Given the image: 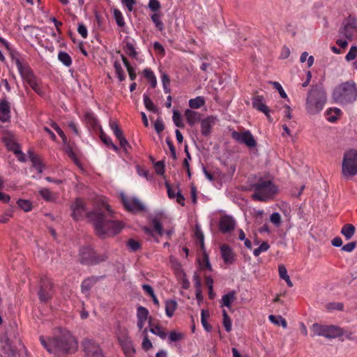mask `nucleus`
Listing matches in <instances>:
<instances>
[{
  "label": "nucleus",
  "mask_w": 357,
  "mask_h": 357,
  "mask_svg": "<svg viewBox=\"0 0 357 357\" xmlns=\"http://www.w3.org/2000/svg\"><path fill=\"white\" fill-rule=\"evenodd\" d=\"M106 213L99 211L86 213L84 202L81 199H76L75 203L71 205L72 216L74 220H78L84 214L92 222L96 234L100 238H105L107 236H114L119 233L123 227L121 222L113 220L112 210L109 205L105 206Z\"/></svg>",
  "instance_id": "nucleus-1"
},
{
  "label": "nucleus",
  "mask_w": 357,
  "mask_h": 357,
  "mask_svg": "<svg viewBox=\"0 0 357 357\" xmlns=\"http://www.w3.org/2000/svg\"><path fill=\"white\" fill-rule=\"evenodd\" d=\"M42 345L54 357H66L75 353L78 344L74 336L67 330H61L52 339L40 337Z\"/></svg>",
  "instance_id": "nucleus-2"
},
{
  "label": "nucleus",
  "mask_w": 357,
  "mask_h": 357,
  "mask_svg": "<svg viewBox=\"0 0 357 357\" xmlns=\"http://www.w3.org/2000/svg\"><path fill=\"white\" fill-rule=\"evenodd\" d=\"M326 102V93L321 84L312 85L306 98V110L314 115L320 112Z\"/></svg>",
  "instance_id": "nucleus-3"
},
{
  "label": "nucleus",
  "mask_w": 357,
  "mask_h": 357,
  "mask_svg": "<svg viewBox=\"0 0 357 357\" xmlns=\"http://www.w3.org/2000/svg\"><path fill=\"white\" fill-rule=\"evenodd\" d=\"M333 98L342 105L354 102L357 99V87L353 81L343 82L338 85L333 93Z\"/></svg>",
  "instance_id": "nucleus-4"
},
{
  "label": "nucleus",
  "mask_w": 357,
  "mask_h": 357,
  "mask_svg": "<svg viewBox=\"0 0 357 357\" xmlns=\"http://www.w3.org/2000/svg\"><path fill=\"white\" fill-rule=\"evenodd\" d=\"M252 188L254 189L252 199L261 202L267 201L277 191L275 186L270 180L260 179L253 185Z\"/></svg>",
  "instance_id": "nucleus-5"
},
{
  "label": "nucleus",
  "mask_w": 357,
  "mask_h": 357,
  "mask_svg": "<svg viewBox=\"0 0 357 357\" xmlns=\"http://www.w3.org/2000/svg\"><path fill=\"white\" fill-rule=\"evenodd\" d=\"M342 174L347 178L357 174V150L350 149L344 153Z\"/></svg>",
  "instance_id": "nucleus-6"
},
{
  "label": "nucleus",
  "mask_w": 357,
  "mask_h": 357,
  "mask_svg": "<svg viewBox=\"0 0 357 357\" xmlns=\"http://www.w3.org/2000/svg\"><path fill=\"white\" fill-rule=\"evenodd\" d=\"M17 68L23 79L38 95H43L39 79L34 75L32 70L28 66L23 65L20 60L16 61Z\"/></svg>",
  "instance_id": "nucleus-7"
},
{
  "label": "nucleus",
  "mask_w": 357,
  "mask_h": 357,
  "mask_svg": "<svg viewBox=\"0 0 357 357\" xmlns=\"http://www.w3.org/2000/svg\"><path fill=\"white\" fill-rule=\"evenodd\" d=\"M107 258L105 254L98 255L90 246H84L79 250V261L84 264H94L104 261Z\"/></svg>",
  "instance_id": "nucleus-8"
},
{
  "label": "nucleus",
  "mask_w": 357,
  "mask_h": 357,
  "mask_svg": "<svg viewBox=\"0 0 357 357\" xmlns=\"http://www.w3.org/2000/svg\"><path fill=\"white\" fill-rule=\"evenodd\" d=\"M313 336H324L327 338H335L343 335L342 328L334 326H324L319 324H314L311 327Z\"/></svg>",
  "instance_id": "nucleus-9"
},
{
  "label": "nucleus",
  "mask_w": 357,
  "mask_h": 357,
  "mask_svg": "<svg viewBox=\"0 0 357 357\" xmlns=\"http://www.w3.org/2000/svg\"><path fill=\"white\" fill-rule=\"evenodd\" d=\"M53 284L47 278H42L38 291L39 299L43 302L48 301L54 295Z\"/></svg>",
  "instance_id": "nucleus-10"
},
{
  "label": "nucleus",
  "mask_w": 357,
  "mask_h": 357,
  "mask_svg": "<svg viewBox=\"0 0 357 357\" xmlns=\"http://www.w3.org/2000/svg\"><path fill=\"white\" fill-rule=\"evenodd\" d=\"M231 137L237 142L246 145L248 148H255L257 146V142L250 130L233 131Z\"/></svg>",
  "instance_id": "nucleus-11"
},
{
  "label": "nucleus",
  "mask_w": 357,
  "mask_h": 357,
  "mask_svg": "<svg viewBox=\"0 0 357 357\" xmlns=\"http://www.w3.org/2000/svg\"><path fill=\"white\" fill-rule=\"evenodd\" d=\"M82 347L86 357H105L100 345L92 340H84Z\"/></svg>",
  "instance_id": "nucleus-12"
},
{
  "label": "nucleus",
  "mask_w": 357,
  "mask_h": 357,
  "mask_svg": "<svg viewBox=\"0 0 357 357\" xmlns=\"http://www.w3.org/2000/svg\"><path fill=\"white\" fill-rule=\"evenodd\" d=\"M123 204L126 209L129 211L136 212L144 209L143 204L137 198H128L124 195L121 196Z\"/></svg>",
  "instance_id": "nucleus-13"
},
{
  "label": "nucleus",
  "mask_w": 357,
  "mask_h": 357,
  "mask_svg": "<svg viewBox=\"0 0 357 357\" xmlns=\"http://www.w3.org/2000/svg\"><path fill=\"white\" fill-rule=\"evenodd\" d=\"M118 339L126 357H134L136 351L130 337L125 334Z\"/></svg>",
  "instance_id": "nucleus-14"
},
{
  "label": "nucleus",
  "mask_w": 357,
  "mask_h": 357,
  "mask_svg": "<svg viewBox=\"0 0 357 357\" xmlns=\"http://www.w3.org/2000/svg\"><path fill=\"white\" fill-rule=\"evenodd\" d=\"M236 222L234 219L229 215H223L221 217L219 227L222 233L226 234L233 231L235 229Z\"/></svg>",
  "instance_id": "nucleus-15"
},
{
  "label": "nucleus",
  "mask_w": 357,
  "mask_h": 357,
  "mask_svg": "<svg viewBox=\"0 0 357 357\" xmlns=\"http://www.w3.org/2000/svg\"><path fill=\"white\" fill-rule=\"evenodd\" d=\"M3 141L8 150L13 151L16 155L22 154L20 151V146L15 142L13 135L10 133L6 134L3 137Z\"/></svg>",
  "instance_id": "nucleus-16"
},
{
  "label": "nucleus",
  "mask_w": 357,
  "mask_h": 357,
  "mask_svg": "<svg viewBox=\"0 0 357 357\" xmlns=\"http://www.w3.org/2000/svg\"><path fill=\"white\" fill-rule=\"evenodd\" d=\"M252 107L259 112H263L271 121V119L269 115V109L264 102V97L262 96H256L252 98Z\"/></svg>",
  "instance_id": "nucleus-17"
},
{
  "label": "nucleus",
  "mask_w": 357,
  "mask_h": 357,
  "mask_svg": "<svg viewBox=\"0 0 357 357\" xmlns=\"http://www.w3.org/2000/svg\"><path fill=\"white\" fill-rule=\"evenodd\" d=\"M10 107L6 100L0 101V121L5 123L10 121Z\"/></svg>",
  "instance_id": "nucleus-18"
},
{
  "label": "nucleus",
  "mask_w": 357,
  "mask_h": 357,
  "mask_svg": "<svg viewBox=\"0 0 357 357\" xmlns=\"http://www.w3.org/2000/svg\"><path fill=\"white\" fill-rule=\"evenodd\" d=\"M222 257L226 264H232L234 261V254L231 248L224 244L220 247Z\"/></svg>",
  "instance_id": "nucleus-19"
},
{
  "label": "nucleus",
  "mask_w": 357,
  "mask_h": 357,
  "mask_svg": "<svg viewBox=\"0 0 357 357\" xmlns=\"http://www.w3.org/2000/svg\"><path fill=\"white\" fill-rule=\"evenodd\" d=\"M357 28V20L349 19L344 27V35L349 39H351L353 34Z\"/></svg>",
  "instance_id": "nucleus-20"
},
{
  "label": "nucleus",
  "mask_w": 357,
  "mask_h": 357,
  "mask_svg": "<svg viewBox=\"0 0 357 357\" xmlns=\"http://www.w3.org/2000/svg\"><path fill=\"white\" fill-rule=\"evenodd\" d=\"M185 117L188 124L193 126L201 121L202 114L192 109H186L185 112Z\"/></svg>",
  "instance_id": "nucleus-21"
},
{
  "label": "nucleus",
  "mask_w": 357,
  "mask_h": 357,
  "mask_svg": "<svg viewBox=\"0 0 357 357\" xmlns=\"http://www.w3.org/2000/svg\"><path fill=\"white\" fill-rule=\"evenodd\" d=\"M214 121L215 119L212 116L201 120V131L203 135L208 136L210 134Z\"/></svg>",
  "instance_id": "nucleus-22"
},
{
  "label": "nucleus",
  "mask_w": 357,
  "mask_h": 357,
  "mask_svg": "<svg viewBox=\"0 0 357 357\" xmlns=\"http://www.w3.org/2000/svg\"><path fill=\"white\" fill-rule=\"evenodd\" d=\"M103 278V276H100V277L91 276V277H89V278L85 279L82 283V286H81L82 291L83 293L89 292L90 291V289H91V287L95 284H96L100 278Z\"/></svg>",
  "instance_id": "nucleus-23"
},
{
  "label": "nucleus",
  "mask_w": 357,
  "mask_h": 357,
  "mask_svg": "<svg viewBox=\"0 0 357 357\" xmlns=\"http://www.w3.org/2000/svg\"><path fill=\"white\" fill-rule=\"evenodd\" d=\"M236 291H231L229 293L223 295L222 296L221 299V307H227L228 308H230L231 306V303L236 300Z\"/></svg>",
  "instance_id": "nucleus-24"
},
{
  "label": "nucleus",
  "mask_w": 357,
  "mask_h": 357,
  "mask_svg": "<svg viewBox=\"0 0 357 357\" xmlns=\"http://www.w3.org/2000/svg\"><path fill=\"white\" fill-rule=\"evenodd\" d=\"M356 227L351 224L344 225L342 229L341 234L345 237L347 240H349L354 235Z\"/></svg>",
  "instance_id": "nucleus-25"
},
{
  "label": "nucleus",
  "mask_w": 357,
  "mask_h": 357,
  "mask_svg": "<svg viewBox=\"0 0 357 357\" xmlns=\"http://www.w3.org/2000/svg\"><path fill=\"white\" fill-rule=\"evenodd\" d=\"M100 138L107 146H111L115 151H119V148L112 142L111 138L104 132L101 128H100Z\"/></svg>",
  "instance_id": "nucleus-26"
},
{
  "label": "nucleus",
  "mask_w": 357,
  "mask_h": 357,
  "mask_svg": "<svg viewBox=\"0 0 357 357\" xmlns=\"http://www.w3.org/2000/svg\"><path fill=\"white\" fill-rule=\"evenodd\" d=\"M177 307V303L174 300H169L165 302V312L168 317H172Z\"/></svg>",
  "instance_id": "nucleus-27"
},
{
  "label": "nucleus",
  "mask_w": 357,
  "mask_h": 357,
  "mask_svg": "<svg viewBox=\"0 0 357 357\" xmlns=\"http://www.w3.org/2000/svg\"><path fill=\"white\" fill-rule=\"evenodd\" d=\"M150 332L159 336L162 340H165L167 336V333L165 330L159 325L151 326Z\"/></svg>",
  "instance_id": "nucleus-28"
},
{
  "label": "nucleus",
  "mask_w": 357,
  "mask_h": 357,
  "mask_svg": "<svg viewBox=\"0 0 357 357\" xmlns=\"http://www.w3.org/2000/svg\"><path fill=\"white\" fill-rule=\"evenodd\" d=\"M84 119L87 126L92 128H96L98 126V120L92 113H86Z\"/></svg>",
  "instance_id": "nucleus-29"
},
{
  "label": "nucleus",
  "mask_w": 357,
  "mask_h": 357,
  "mask_svg": "<svg viewBox=\"0 0 357 357\" xmlns=\"http://www.w3.org/2000/svg\"><path fill=\"white\" fill-rule=\"evenodd\" d=\"M58 59L66 66L69 67L72 64V59L70 56L65 52H59L58 54Z\"/></svg>",
  "instance_id": "nucleus-30"
},
{
  "label": "nucleus",
  "mask_w": 357,
  "mask_h": 357,
  "mask_svg": "<svg viewBox=\"0 0 357 357\" xmlns=\"http://www.w3.org/2000/svg\"><path fill=\"white\" fill-rule=\"evenodd\" d=\"M40 196L46 201L52 202L56 199V196L47 188H42L39 190Z\"/></svg>",
  "instance_id": "nucleus-31"
},
{
  "label": "nucleus",
  "mask_w": 357,
  "mask_h": 357,
  "mask_svg": "<svg viewBox=\"0 0 357 357\" xmlns=\"http://www.w3.org/2000/svg\"><path fill=\"white\" fill-rule=\"evenodd\" d=\"M205 103L202 97L198 96L189 100V106L192 109H198L202 107Z\"/></svg>",
  "instance_id": "nucleus-32"
},
{
  "label": "nucleus",
  "mask_w": 357,
  "mask_h": 357,
  "mask_svg": "<svg viewBox=\"0 0 357 357\" xmlns=\"http://www.w3.org/2000/svg\"><path fill=\"white\" fill-rule=\"evenodd\" d=\"M268 318H269V320L272 323H273L278 326L281 325L282 326V328H286L287 327V323L286 320L284 318H282L281 316H275V315L271 314L269 316Z\"/></svg>",
  "instance_id": "nucleus-33"
},
{
  "label": "nucleus",
  "mask_w": 357,
  "mask_h": 357,
  "mask_svg": "<svg viewBox=\"0 0 357 357\" xmlns=\"http://www.w3.org/2000/svg\"><path fill=\"white\" fill-rule=\"evenodd\" d=\"M143 98L145 107L151 112H157L158 108L155 106V105L153 104L151 98L148 96V95L144 94Z\"/></svg>",
  "instance_id": "nucleus-34"
},
{
  "label": "nucleus",
  "mask_w": 357,
  "mask_h": 357,
  "mask_svg": "<svg viewBox=\"0 0 357 357\" xmlns=\"http://www.w3.org/2000/svg\"><path fill=\"white\" fill-rule=\"evenodd\" d=\"M195 236L199 241V243L202 250L204 248V234L201 230L200 226L199 225H195Z\"/></svg>",
  "instance_id": "nucleus-35"
},
{
  "label": "nucleus",
  "mask_w": 357,
  "mask_h": 357,
  "mask_svg": "<svg viewBox=\"0 0 357 357\" xmlns=\"http://www.w3.org/2000/svg\"><path fill=\"white\" fill-rule=\"evenodd\" d=\"M209 317V313L208 311H205L204 310H202V317H201V321L203 327L205 328V330L208 332L211 331L212 329V327L211 325H209L206 321L207 318Z\"/></svg>",
  "instance_id": "nucleus-36"
},
{
  "label": "nucleus",
  "mask_w": 357,
  "mask_h": 357,
  "mask_svg": "<svg viewBox=\"0 0 357 357\" xmlns=\"http://www.w3.org/2000/svg\"><path fill=\"white\" fill-rule=\"evenodd\" d=\"M222 316H223V326L227 332H230L231 330V321L226 312L225 310H222Z\"/></svg>",
  "instance_id": "nucleus-37"
},
{
  "label": "nucleus",
  "mask_w": 357,
  "mask_h": 357,
  "mask_svg": "<svg viewBox=\"0 0 357 357\" xmlns=\"http://www.w3.org/2000/svg\"><path fill=\"white\" fill-rule=\"evenodd\" d=\"M151 20L155 24V27L160 31H162L164 30V24L160 20V15L158 13H155L152 15Z\"/></svg>",
  "instance_id": "nucleus-38"
},
{
  "label": "nucleus",
  "mask_w": 357,
  "mask_h": 357,
  "mask_svg": "<svg viewBox=\"0 0 357 357\" xmlns=\"http://www.w3.org/2000/svg\"><path fill=\"white\" fill-rule=\"evenodd\" d=\"M114 67L116 74L118 76L119 81L120 82L123 81L126 78V76H125L123 70L120 63L118 61H115L114 64Z\"/></svg>",
  "instance_id": "nucleus-39"
},
{
  "label": "nucleus",
  "mask_w": 357,
  "mask_h": 357,
  "mask_svg": "<svg viewBox=\"0 0 357 357\" xmlns=\"http://www.w3.org/2000/svg\"><path fill=\"white\" fill-rule=\"evenodd\" d=\"M17 204L20 208L24 210L25 212L30 211L32 209V204L30 201L26 199H19Z\"/></svg>",
  "instance_id": "nucleus-40"
},
{
  "label": "nucleus",
  "mask_w": 357,
  "mask_h": 357,
  "mask_svg": "<svg viewBox=\"0 0 357 357\" xmlns=\"http://www.w3.org/2000/svg\"><path fill=\"white\" fill-rule=\"evenodd\" d=\"M114 17L115 18L117 25L120 27H123L125 25L124 19L121 12L118 9L114 10Z\"/></svg>",
  "instance_id": "nucleus-41"
},
{
  "label": "nucleus",
  "mask_w": 357,
  "mask_h": 357,
  "mask_svg": "<svg viewBox=\"0 0 357 357\" xmlns=\"http://www.w3.org/2000/svg\"><path fill=\"white\" fill-rule=\"evenodd\" d=\"M172 119H173V121H174V124L176 125V126H177L178 128L184 127V124L182 121L181 115L178 111H177V110L174 111Z\"/></svg>",
  "instance_id": "nucleus-42"
},
{
  "label": "nucleus",
  "mask_w": 357,
  "mask_h": 357,
  "mask_svg": "<svg viewBox=\"0 0 357 357\" xmlns=\"http://www.w3.org/2000/svg\"><path fill=\"white\" fill-rule=\"evenodd\" d=\"M148 315H149V311L146 307H144L143 306H139L137 307V319L147 320Z\"/></svg>",
  "instance_id": "nucleus-43"
},
{
  "label": "nucleus",
  "mask_w": 357,
  "mask_h": 357,
  "mask_svg": "<svg viewBox=\"0 0 357 357\" xmlns=\"http://www.w3.org/2000/svg\"><path fill=\"white\" fill-rule=\"evenodd\" d=\"M152 225L153 226L154 230L160 235L162 236L163 229L161 223L160 222L159 218L158 217H155L152 219Z\"/></svg>",
  "instance_id": "nucleus-44"
},
{
  "label": "nucleus",
  "mask_w": 357,
  "mask_h": 357,
  "mask_svg": "<svg viewBox=\"0 0 357 357\" xmlns=\"http://www.w3.org/2000/svg\"><path fill=\"white\" fill-rule=\"evenodd\" d=\"M161 79H162V83L163 85L165 92L169 93L170 89L169 88V85L170 80H169V76L167 75V74L165 73H163L161 76Z\"/></svg>",
  "instance_id": "nucleus-45"
},
{
  "label": "nucleus",
  "mask_w": 357,
  "mask_h": 357,
  "mask_svg": "<svg viewBox=\"0 0 357 357\" xmlns=\"http://www.w3.org/2000/svg\"><path fill=\"white\" fill-rule=\"evenodd\" d=\"M31 160L32 162L33 166L39 173H41L43 172V165L40 159L36 155H32L31 157Z\"/></svg>",
  "instance_id": "nucleus-46"
},
{
  "label": "nucleus",
  "mask_w": 357,
  "mask_h": 357,
  "mask_svg": "<svg viewBox=\"0 0 357 357\" xmlns=\"http://www.w3.org/2000/svg\"><path fill=\"white\" fill-rule=\"evenodd\" d=\"M270 84H272L273 86V88L275 89H276L280 96L282 98H287V93H285V91H284L282 86H281V84L278 82H270Z\"/></svg>",
  "instance_id": "nucleus-47"
},
{
  "label": "nucleus",
  "mask_w": 357,
  "mask_h": 357,
  "mask_svg": "<svg viewBox=\"0 0 357 357\" xmlns=\"http://www.w3.org/2000/svg\"><path fill=\"white\" fill-rule=\"evenodd\" d=\"M357 56V47L356 46H352L347 54L345 56V59L347 61H352L355 59Z\"/></svg>",
  "instance_id": "nucleus-48"
},
{
  "label": "nucleus",
  "mask_w": 357,
  "mask_h": 357,
  "mask_svg": "<svg viewBox=\"0 0 357 357\" xmlns=\"http://www.w3.org/2000/svg\"><path fill=\"white\" fill-rule=\"evenodd\" d=\"M125 51L127 54L130 56L135 57L137 56V52L133 45L131 43H127L125 47Z\"/></svg>",
  "instance_id": "nucleus-49"
},
{
  "label": "nucleus",
  "mask_w": 357,
  "mask_h": 357,
  "mask_svg": "<svg viewBox=\"0 0 357 357\" xmlns=\"http://www.w3.org/2000/svg\"><path fill=\"white\" fill-rule=\"evenodd\" d=\"M344 305L342 303H329L326 305V308L328 310H342Z\"/></svg>",
  "instance_id": "nucleus-50"
},
{
  "label": "nucleus",
  "mask_w": 357,
  "mask_h": 357,
  "mask_svg": "<svg viewBox=\"0 0 357 357\" xmlns=\"http://www.w3.org/2000/svg\"><path fill=\"white\" fill-rule=\"evenodd\" d=\"M183 335L182 333H178L175 331H172L169 335V340L170 342H177L183 338Z\"/></svg>",
  "instance_id": "nucleus-51"
},
{
  "label": "nucleus",
  "mask_w": 357,
  "mask_h": 357,
  "mask_svg": "<svg viewBox=\"0 0 357 357\" xmlns=\"http://www.w3.org/2000/svg\"><path fill=\"white\" fill-rule=\"evenodd\" d=\"M270 220L276 226H280L281 224V217L278 213H273L270 217Z\"/></svg>",
  "instance_id": "nucleus-52"
},
{
  "label": "nucleus",
  "mask_w": 357,
  "mask_h": 357,
  "mask_svg": "<svg viewBox=\"0 0 357 357\" xmlns=\"http://www.w3.org/2000/svg\"><path fill=\"white\" fill-rule=\"evenodd\" d=\"M278 271H279V275H280V278L285 280V279H287L288 278H289V276L287 273V270L283 264L279 265Z\"/></svg>",
  "instance_id": "nucleus-53"
},
{
  "label": "nucleus",
  "mask_w": 357,
  "mask_h": 357,
  "mask_svg": "<svg viewBox=\"0 0 357 357\" xmlns=\"http://www.w3.org/2000/svg\"><path fill=\"white\" fill-rule=\"evenodd\" d=\"M154 128L158 134L165 129L164 123L160 118L157 119L154 123Z\"/></svg>",
  "instance_id": "nucleus-54"
},
{
  "label": "nucleus",
  "mask_w": 357,
  "mask_h": 357,
  "mask_svg": "<svg viewBox=\"0 0 357 357\" xmlns=\"http://www.w3.org/2000/svg\"><path fill=\"white\" fill-rule=\"evenodd\" d=\"M155 170L158 175H162L165 172V165L163 162L158 161L155 164Z\"/></svg>",
  "instance_id": "nucleus-55"
},
{
  "label": "nucleus",
  "mask_w": 357,
  "mask_h": 357,
  "mask_svg": "<svg viewBox=\"0 0 357 357\" xmlns=\"http://www.w3.org/2000/svg\"><path fill=\"white\" fill-rule=\"evenodd\" d=\"M142 347L145 351H149L153 347L152 343L148 337H144Z\"/></svg>",
  "instance_id": "nucleus-56"
},
{
  "label": "nucleus",
  "mask_w": 357,
  "mask_h": 357,
  "mask_svg": "<svg viewBox=\"0 0 357 357\" xmlns=\"http://www.w3.org/2000/svg\"><path fill=\"white\" fill-rule=\"evenodd\" d=\"M149 8L152 11H157L160 8V3L158 0H149Z\"/></svg>",
  "instance_id": "nucleus-57"
},
{
  "label": "nucleus",
  "mask_w": 357,
  "mask_h": 357,
  "mask_svg": "<svg viewBox=\"0 0 357 357\" xmlns=\"http://www.w3.org/2000/svg\"><path fill=\"white\" fill-rule=\"evenodd\" d=\"M127 244H128V246L129 247V248L132 251H136L140 248L139 243L133 239H130L128 241Z\"/></svg>",
  "instance_id": "nucleus-58"
},
{
  "label": "nucleus",
  "mask_w": 357,
  "mask_h": 357,
  "mask_svg": "<svg viewBox=\"0 0 357 357\" xmlns=\"http://www.w3.org/2000/svg\"><path fill=\"white\" fill-rule=\"evenodd\" d=\"M356 246V243L355 241L349 242L347 244L344 245L342 248V250L347 252H352Z\"/></svg>",
  "instance_id": "nucleus-59"
},
{
  "label": "nucleus",
  "mask_w": 357,
  "mask_h": 357,
  "mask_svg": "<svg viewBox=\"0 0 357 357\" xmlns=\"http://www.w3.org/2000/svg\"><path fill=\"white\" fill-rule=\"evenodd\" d=\"M13 216V211H8L0 217V223H6L10 218Z\"/></svg>",
  "instance_id": "nucleus-60"
},
{
  "label": "nucleus",
  "mask_w": 357,
  "mask_h": 357,
  "mask_svg": "<svg viewBox=\"0 0 357 357\" xmlns=\"http://www.w3.org/2000/svg\"><path fill=\"white\" fill-rule=\"evenodd\" d=\"M165 185H166V188H167V195H168V197L170 198V199H173V198H175V197L176 196V191L174 190H173L170 185V184L167 182L165 183Z\"/></svg>",
  "instance_id": "nucleus-61"
},
{
  "label": "nucleus",
  "mask_w": 357,
  "mask_h": 357,
  "mask_svg": "<svg viewBox=\"0 0 357 357\" xmlns=\"http://www.w3.org/2000/svg\"><path fill=\"white\" fill-rule=\"evenodd\" d=\"M77 31L84 38L87 37V29L83 24H79Z\"/></svg>",
  "instance_id": "nucleus-62"
},
{
  "label": "nucleus",
  "mask_w": 357,
  "mask_h": 357,
  "mask_svg": "<svg viewBox=\"0 0 357 357\" xmlns=\"http://www.w3.org/2000/svg\"><path fill=\"white\" fill-rule=\"evenodd\" d=\"M122 3L126 6L129 11L133 10V6L136 3L135 0H122Z\"/></svg>",
  "instance_id": "nucleus-63"
},
{
  "label": "nucleus",
  "mask_w": 357,
  "mask_h": 357,
  "mask_svg": "<svg viewBox=\"0 0 357 357\" xmlns=\"http://www.w3.org/2000/svg\"><path fill=\"white\" fill-rule=\"evenodd\" d=\"M181 285L182 287L185 289H188L190 287V282L187 279L186 275L184 273H182Z\"/></svg>",
  "instance_id": "nucleus-64"
}]
</instances>
